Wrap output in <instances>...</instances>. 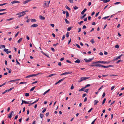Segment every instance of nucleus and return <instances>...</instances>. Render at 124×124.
Masks as SVG:
<instances>
[{
    "label": "nucleus",
    "instance_id": "1",
    "mask_svg": "<svg viewBox=\"0 0 124 124\" xmlns=\"http://www.w3.org/2000/svg\"><path fill=\"white\" fill-rule=\"evenodd\" d=\"M110 62H108L107 61H96L95 62H93L92 63V64H95L97 63H103L104 64H108Z\"/></svg>",
    "mask_w": 124,
    "mask_h": 124
},
{
    "label": "nucleus",
    "instance_id": "2",
    "mask_svg": "<svg viewBox=\"0 0 124 124\" xmlns=\"http://www.w3.org/2000/svg\"><path fill=\"white\" fill-rule=\"evenodd\" d=\"M89 77H82L80 79L78 80V82H80L83 80H86L89 78Z\"/></svg>",
    "mask_w": 124,
    "mask_h": 124
},
{
    "label": "nucleus",
    "instance_id": "3",
    "mask_svg": "<svg viewBox=\"0 0 124 124\" xmlns=\"http://www.w3.org/2000/svg\"><path fill=\"white\" fill-rule=\"evenodd\" d=\"M93 59V57L91 58H89L88 60L87 59L85 58L84 59V60L86 62H90Z\"/></svg>",
    "mask_w": 124,
    "mask_h": 124
},
{
    "label": "nucleus",
    "instance_id": "4",
    "mask_svg": "<svg viewBox=\"0 0 124 124\" xmlns=\"http://www.w3.org/2000/svg\"><path fill=\"white\" fill-rule=\"evenodd\" d=\"M72 73V72H65L64 73L60 75L61 76H62L63 75H68V74H70L71 73Z\"/></svg>",
    "mask_w": 124,
    "mask_h": 124
},
{
    "label": "nucleus",
    "instance_id": "5",
    "mask_svg": "<svg viewBox=\"0 0 124 124\" xmlns=\"http://www.w3.org/2000/svg\"><path fill=\"white\" fill-rule=\"evenodd\" d=\"M114 66L113 65H109L108 66H104L103 65L102 67L104 68H107L110 67H113Z\"/></svg>",
    "mask_w": 124,
    "mask_h": 124
},
{
    "label": "nucleus",
    "instance_id": "6",
    "mask_svg": "<svg viewBox=\"0 0 124 124\" xmlns=\"http://www.w3.org/2000/svg\"><path fill=\"white\" fill-rule=\"evenodd\" d=\"M66 78V77H65V78H62V79H60V80H59V81H58V82H56V83H55V85H57V84H58V83H60V82H61V81H63V80L64 79H65V78Z\"/></svg>",
    "mask_w": 124,
    "mask_h": 124
},
{
    "label": "nucleus",
    "instance_id": "7",
    "mask_svg": "<svg viewBox=\"0 0 124 124\" xmlns=\"http://www.w3.org/2000/svg\"><path fill=\"white\" fill-rule=\"evenodd\" d=\"M14 113L13 111H11L9 114L8 115V117L9 118H11L12 117V114Z\"/></svg>",
    "mask_w": 124,
    "mask_h": 124
},
{
    "label": "nucleus",
    "instance_id": "8",
    "mask_svg": "<svg viewBox=\"0 0 124 124\" xmlns=\"http://www.w3.org/2000/svg\"><path fill=\"white\" fill-rule=\"evenodd\" d=\"M94 67H102L103 65L98 64H94Z\"/></svg>",
    "mask_w": 124,
    "mask_h": 124
},
{
    "label": "nucleus",
    "instance_id": "9",
    "mask_svg": "<svg viewBox=\"0 0 124 124\" xmlns=\"http://www.w3.org/2000/svg\"><path fill=\"white\" fill-rule=\"evenodd\" d=\"M38 26V25L37 24H33L31 26V27H36Z\"/></svg>",
    "mask_w": 124,
    "mask_h": 124
},
{
    "label": "nucleus",
    "instance_id": "10",
    "mask_svg": "<svg viewBox=\"0 0 124 124\" xmlns=\"http://www.w3.org/2000/svg\"><path fill=\"white\" fill-rule=\"evenodd\" d=\"M32 0H25L23 2V3L24 4H25L26 3H28V2Z\"/></svg>",
    "mask_w": 124,
    "mask_h": 124
},
{
    "label": "nucleus",
    "instance_id": "11",
    "mask_svg": "<svg viewBox=\"0 0 124 124\" xmlns=\"http://www.w3.org/2000/svg\"><path fill=\"white\" fill-rule=\"evenodd\" d=\"M87 10V9L86 8H85L84 10L81 12V14L82 15H83L84 12L86 11Z\"/></svg>",
    "mask_w": 124,
    "mask_h": 124
},
{
    "label": "nucleus",
    "instance_id": "12",
    "mask_svg": "<svg viewBox=\"0 0 124 124\" xmlns=\"http://www.w3.org/2000/svg\"><path fill=\"white\" fill-rule=\"evenodd\" d=\"M39 17L41 20H44L45 19V17L42 16L41 15H40L39 16Z\"/></svg>",
    "mask_w": 124,
    "mask_h": 124
},
{
    "label": "nucleus",
    "instance_id": "13",
    "mask_svg": "<svg viewBox=\"0 0 124 124\" xmlns=\"http://www.w3.org/2000/svg\"><path fill=\"white\" fill-rule=\"evenodd\" d=\"M94 105H95L99 102V101L97 100H94Z\"/></svg>",
    "mask_w": 124,
    "mask_h": 124
},
{
    "label": "nucleus",
    "instance_id": "14",
    "mask_svg": "<svg viewBox=\"0 0 124 124\" xmlns=\"http://www.w3.org/2000/svg\"><path fill=\"white\" fill-rule=\"evenodd\" d=\"M74 62L75 63H79L80 62V60L79 59H77V60L75 61Z\"/></svg>",
    "mask_w": 124,
    "mask_h": 124
},
{
    "label": "nucleus",
    "instance_id": "15",
    "mask_svg": "<svg viewBox=\"0 0 124 124\" xmlns=\"http://www.w3.org/2000/svg\"><path fill=\"white\" fill-rule=\"evenodd\" d=\"M42 74L41 73H38L37 74H32V77H33V76H36L38 75H39L40 74Z\"/></svg>",
    "mask_w": 124,
    "mask_h": 124
},
{
    "label": "nucleus",
    "instance_id": "16",
    "mask_svg": "<svg viewBox=\"0 0 124 124\" xmlns=\"http://www.w3.org/2000/svg\"><path fill=\"white\" fill-rule=\"evenodd\" d=\"M24 14V13H23V11H22V12H19L17 14H16V15H22V14Z\"/></svg>",
    "mask_w": 124,
    "mask_h": 124
},
{
    "label": "nucleus",
    "instance_id": "17",
    "mask_svg": "<svg viewBox=\"0 0 124 124\" xmlns=\"http://www.w3.org/2000/svg\"><path fill=\"white\" fill-rule=\"evenodd\" d=\"M85 88V87L82 88H81V89H79V92H81V91H84Z\"/></svg>",
    "mask_w": 124,
    "mask_h": 124
},
{
    "label": "nucleus",
    "instance_id": "18",
    "mask_svg": "<svg viewBox=\"0 0 124 124\" xmlns=\"http://www.w3.org/2000/svg\"><path fill=\"white\" fill-rule=\"evenodd\" d=\"M14 19V18L12 17L11 18L9 19H7L6 20V21H10Z\"/></svg>",
    "mask_w": 124,
    "mask_h": 124
},
{
    "label": "nucleus",
    "instance_id": "19",
    "mask_svg": "<svg viewBox=\"0 0 124 124\" xmlns=\"http://www.w3.org/2000/svg\"><path fill=\"white\" fill-rule=\"evenodd\" d=\"M65 7L66 9L68 10L69 11H70L71 10L70 8H69L66 5L65 6Z\"/></svg>",
    "mask_w": 124,
    "mask_h": 124
},
{
    "label": "nucleus",
    "instance_id": "20",
    "mask_svg": "<svg viewBox=\"0 0 124 124\" xmlns=\"http://www.w3.org/2000/svg\"><path fill=\"white\" fill-rule=\"evenodd\" d=\"M56 75V74H51L49 76H48L47 77H50L51 76H53L54 75Z\"/></svg>",
    "mask_w": 124,
    "mask_h": 124
},
{
    "label": "nucleus",
    "instance_id": "21",
    "mask_svg": "<svg viewBox=\"0 0 124 124\" xmlns=\"http://www.w3.org/2000/svg\"><path fill=\"white\" fill-rule=\"evenodd\" d=\"M22 102H23V103L25 104H27V103H28V102H27V101H25L23 100H22Z\"/></svg>",
    "mask_w": 124,
    "mask_h": 124
},
{
    "label": "nucleus",
    "instance_id": "22",
    "mask_svg": "<svg viewBox=\"0 0 124 124\" xmlns=\"http://www.w3.org/2000/svg\"><path fill=\"white\" fill-rule=\"evenodd\" d=\"M69 16V14L68 11H66V17L67 18Z\"/></svg>",
    "mask_w": 124,
    "mask_h": 124
},
{
    "label": "nucleus",
    "instance_id": "23",
    "mask_svg": "<svg viewBox=\"0 0 124 124\" xmlns=\"http://www.w3.org/2000/svg\"><path fill=\"white\" fill-rule=\"evenodd\" d=\"M23 38H20L18 41L17 42L18 43H20L22 41Z\"/></svg>",
    "mask_w": 124,
    "mask_h": 124
},
{
    "label": "nucleus",
    "instance_id": "24",
    "mask_svg": "<svg viewBox=\"0 0 124 124\" xmlns=\"http://www.w3.org/2000/svg\"><path fill=\"white\" fill-rule=\"evenodd\" d=\"M35 86H34L30 90V91L31 92L33 91L34 89H35Z\"/></svg>",
    "mask_w": 124,
    "mask_h": 124
},
{
    "label": "nucleus",
    "instance_id": "25",
    "mask_svg": "<svg viewBox=\"0 0 124 124\" xmlns=\"http://www.w3.org/2000/svg\"><path fill=\"white\" fill-rule=\"evenodd\" d=\"M69 32H67V33L66 34V37H67V38H68L69 37Z\"/></svg>",
    "mask_w": 124,
    "mask_h": 124
},
{
    "label": "nucleus",
    "instance_id": "26",
    "mask_svg": "<svg viewBox=\"0 0 124 124\" xmlns=\"http://www.w3.org/2000/svg\"><path fill=\"white\" fill-rule=\"evenodd\" d=\"M109 17V16H105V17H103V18H102V19H107V18H108Z\"/></svg>",
    "mask_w": 124,
    "mask_h": 124
},
{
    "label": "nucleus",
    "instance_id": "27",
    "mask_svg": "<svg viewBox=\"0 0 124 124\" xmlns=\"http://www.w3.org/2000/svg\"><path fill=\"white\" fill-rule=\"evenodd\" d=\"M72 27H69L67 29V31H70Z\"/></svg>",
    "mask_w": 124,
    "mask_h": 124
},
{
    "label": "nucleus",
    "instance_id": "28",
    "mask_svg": "<svg viewBox=\"0 0 124 124\" xmlns=\"http://www.w3.org/2000/svg\"><path fill=\"white\" fill-rule=\"evenodd\" d=\"M110 0H105L103 1L104 3H107L110 1Z\"/></svg>",
    "mask_w": 124,
    "mask_h": 124
},
{
    "label": "nucleus",
    "instance_id": "29",
    "mask_svg": "<svg viewBox=\"0 0 124 124\" xmlns=\"http://www.w3.org/2000/svg\"><path fill=\"white\" fill-rule=\"evenodd\" d=\"M64 20L66 22V23H67V24H68L69 23V22L68 21V20H67V19H66V18Z\"/></svg>",
    "mask_w": 124,
    "mask_h": 124
},
{
    "label": "nucleus",
    "instance_id": "30",
    "mask_svg": "<svg viewBox=\"0 0 124 124\" xmlns=\"http://www.w3.org/2000/svg\"><path fill=\"white\" fill-rule=\"evenodd\" d=\"M123 61L121 60H118V61L116 62V63H117L120 62H122Z\"/></svg>",
    "mask_w": 124,
    "mask_h": 124
},
{
    "label": "nucleus",
    "instance_id": "31",
    "mask_svg": "<svg viewBox=\"0 0 124 124\" xmlns=\"http://www.w3.org/2000/svg\"><path fill=\"white\" fill-rule=\"evenodd\" d=\"M32 77V75H30L27 76L26 77V78H30L31 77Z\"/></svg>",
    "mask_w": 124,
    "mask_h": 124
},
{
    "label": "nucleus",
    "instance_id": "32",
    "mask_svg": "<svg viewBox=\"0 0 124 124\" xmlns=\"http://www.w3.org/2000/svg\"><path fill=\"white\" fill-rule=\"evenodd\" d=\"M31 21L32 22H35L36 21V19H31Z\"/></svg>",
    "mask_w": 124,
    "mask_h": 124
},
{
    "label": "nucleus",
    "instance_id": "33",
    "mask_svg": "<svg viewBox=\"0 0 124 124\" xmlns=\"http://www.w3.org/2000/svg\"><path fill=\"white\" fill-rule=\"evenodd\" d=\"M25 14V13H24V14L22 15H19V16H18V18H20L22 16H23Z\"/></svg>",
    "mask_w": 124,
    "mask_h": 124
},
{
    "label": "nucleus",
    "instance_id": "34",
    "mask_svg": "<svg viewBox=\"0 0 124 124\" xmlns=\"http://www.w3.org/2000/svg\"><path fill=\"white\" fill-rule=\"evenodd\" d=\"M106 98H104V99L103 100L102 102V105L103 104H104V103H105V102L106 101Z\"/></svg>",
    "mask_w": 124,
    "mask_h": 124
},
{
    "label": "nucleus",
    "instance_id": "35",
    "mask_svg": "<svg viewBox=\"0 0 124 124\" xmlns=\"http://www.w3.org/2000/svg\"><path fill=\"white\" fill-rule=\"evenodd\" d=\"M8 92V90H6L5 91H4V92H3L2 93V94H4L6 93V92Z\"/></svg>",
    "mask_w": 124,
    "mask_h": 124
},
{
    "label": "nucleus",
    "instance_id": "36",
    "mask_svg": "<svg viewBox=\"0 0 124 124\" xmlns=\"http://www.w3.org/2000/svg\"><path fill=\"white\" fill-rule=\"evenodd\" d=\"M45 3L44 4V5H43V7L44 8H46V1H45Z\"/></svg>",
    "mask_w": 124,
    "mask_h": 124
},
{
    "label": "nucleus",
    "instance_id": "37",
    "mask_svg": "<svg viewBox=\"0 0 124 124\" xmlns=\"http://www.w3.org/2000/svg\"><path fill=\"white\" fill-rule=\"evenodd\" d=\"M90 85H91L90 84H87L85 86V88H86L87 87H88L90 86Z\"/></svg>",
    "mask_w": 124,
    "mask_h": 124
},
{
    "label": "nucleus",
    "instance_id": "38",
    "mask_svg": "<svg viewBox=\"0 0 124 124\" xmlns=\"http://www.w3.org/2000/svg\"><path fill=\"white\" fill-rule=\"evenodd\" d=\"M8 49H6V48H4V51H5V52L7 53V51L8 50Z\"/></svg>",
    "mask_w": 124,
    "mask_h": 124
},
{
    "label": "nucleus",
    "instance_id": "39",
    "mask_svg": "<svg viewBox=\"0 0 124 124\" xmlns=\"http://www.w3.org/2000/svg\"><path fill=\"white\" fill-rule=\"evenodd\" d=\"M15 82V80H12L9 81L8 82V83H9L11 82Z\"/></svg>",
    "mask_w": 124,
    "mask_h": 124
},
{
    "label": "nucleus",
    "instance_id": "40",
    "mask_svg": "<svg viewBox=\"0 0 124 124\" xmlns=\"http://www.w3.org/2000/svg\"><path fill=\"white\" fill-rule=\"evenodd\" d=\"M83 23V21H81L80 22H78V23L80 25H81V24Z\"/></svg>",
    "mask_w": 124,
    "mask_h": 124
},
{
    "label": "nucleus",
    "instance_id": "41",
    "mask_svg": "<svg viewBox=\"0 0 124 124\" xmlns=\"http://www.w3.org/2000/svg\"><path fill=\"white\" fill-rule=\"evenodd\" d=\"M86 16V14H85L83 16L80 18L81 19H83Z\"/></svg>",
    "mask_w": 124,
    "mask_h": 124
},
{
    "label": "nucleus",
    "instance_id": "42",
    "mask_svg": "<svg viewBox=\"0 0 124 124\" xmlns=\"http://www.w3.org/2000/svg\"><path fill=\"white\" fill-rule=\"evenodd\" d=\"M90 42L92 43L93 44L94 43V40L93 39H92L90 41Z\"/></svg>",
    "mask_w": 124,
    "mask_h": 124
},
{
    "label": "nucleus",
    "instance_id": "43",
    "mask_svg": "<svg viewBox=\"0 0 124 124\" xmlns=\"http://www.w3.org/2000/svg\"><path fill=\"white\" fill-rule=\"evenodd\" d=\"M29 95V93H26L25 94V96H28Z\"/></svg>",
    "mask_w": 124,
    "mask_h": 124
},
{
    "label": "nucleus",
    "instance_id": "44",
    "mask_svg": "<svg viewBox=\"0 0 124 124\" xmlns=\"http://www.w3.org/2000/svg\"><path fill=\"white\" fill-rule=\"evenodd\" d=\"M76 45L78 48H81L79 46V45H78V44H76Z\"/></svg>",
    "mask_w": 124,
    "mask_h": 124
},
{
    "label": "nucleus",
    "instance_id": "45",
    "mask_svg": "<svg viewBox=\"0 0 124 124\" xmlns=\"http://www.w3.org/2000/svg\"><path fill=\"white\" fill-rule=\"evenodd\" d=\"M14 87H12V88H10L9 89H8V92H9V91H11L12 89H14Z\"/></svg>",
    "mask_w": 124,
    "mask_h": 124
},
{
    "label": "nucleus",
    "instance_id": "46",
    "mask_svg": "<svg viewBox=\"0 0 124 124\" xmlns=\"http://www.w3.org/2000/svg\"><path fill=\"white\" fill-rule=\"evenodd\" d=\"M115 47L116 48H119V46L118 45H116L115 46Z\"/></svg>",
    "mask_w": 124,
    "mask_h": 124
},
{
    "label": "nucleus",
    "instance_id": "47",
    "mask_svg": "<svg viewBox=\"0 0 124 124\" xmlns=\"http://www.w3.org/2000/svg\"><path fill=\"white\" fill-rule=\"evenodd\" d=\"M68 0L70 2V3H73V0Z\"/></svg>",
    "mask_w": 124,
    "mask_h": 124
},
{
    "label": "nucleus",
    "instance_id": "48",
    "mask_svg": "<svg viewBox=\"0 0 124 124\" xmlns=\"http://www.w3.org/2000/svg\"><path fill=\"white\" fill-rule=\"evenodd\" d=\"M96 119L97 118H96L95 119H94L92 123L91 124H94L95 122V121L96 120Z\"/></svg>",
    "mask_w": 124,
    "mask_h": 124
},
{
    "label": "nucleus",
    "instance_id": "49",
    "mask_svg": "<svg viewBox=\"0 0 124 124\" xmlns=\"http://www.w3.org/2000/svg\"><path fill=\"white\" fill-rule=\"evenodd\" d=\"M19 31H18L17 32L16 34V35H15V37H16L17 36V35H18V34L19 33Z\"/></svg>",
    "mask_w": 124,
    "mask_h": 124
},
{
    "label": "nucleus",
    "instance_id": "50",
    "mask_svg": "<svg viewBox=\"0 0 124 124\" xmlns=\"http://www.w3.org/2000/svg\"><path fill=\"white\" fill-rule=\"evenodd\" d=\"M27 83L25 82H21L19 83L20 84H26Z\"/></svg>",
    "mask_w": 124,
    "mask_h": 124
},
{
    "label": "nucleus",
    "instance_id": "51",
    "mask_svg": "<svg viewBox=\"0 0 124 124\" xmlns=\"http://www.w3.org/2000/svg\"><path fill=\"white\" fill-rule=\"evenodd\" d=\"M46 108H45L42 111V112L43 113H44L46 110Z\"/></svg>",
    "mask_w": 124,
    "mask_h": 124
},
{
    "label": "nucleus",
    "instance_id": "52",
    "mask_svg": "<svg viewBox=\"0 0 124 124\" xmlns=\"http://www.w3.org/2000/svg\"><path fill=\"white\" fill-rule=\"evenodd\" d=\"M78 8L76 6H75L73 7L74 9L75 10H76L78 9Z\"/></svg>",
    "mask_w": 124,
    "mask_h": 124
},
{
    "label": "nucleus",
    "instance_id": "53",
    "mask_svg": "<svg viewBox=\"0 0 124 124\" xmlns=\"http://www.w3.org/2000/svg\"><path fill=\"white\" fill-rule=\"evenodd\" d=\"M89 90V89H85V92L87 93L88 91Z\"/></svg>",
    "mask_w": 124,
    "mask_h": 124
},
{
    "label": "nucleus",
    "instance_id": "54",
    "mask_svg": "<svg viewBox=\"0 0 124 124\" xmlns=\"http://www.w3.org/2000/svg\"><path fill=\"white\" fill-rule=\"evenodd\" d=\"M105 95V92H104L103 93V95H102V97L103 98Z\"/></svg>",
    "mask_w": 124,
    "mask_h": 124
},
{
    "label": "nucleus",
    "instance_id": "55",
    "mask_svg": "<svg viewBox=\"0 0 124 124\" xmlns=\"http://www.w3.org/2000/svg\"><path fill=\"white\" fill-rule=\"evenodd\" d=\"M117 76V75H110V77H112V76Z\"/></svg>",
    "mask_w": 124,
    "mask_h": 124
},
{
    "label": "nucleus",
    "instance_id": "56",
    "mask_svg": "<svg viewBox=\"0 0 124 124\" xmlns=\"http://www.w3.org/2000/svg\"><path fill=\"white\" fill-rule=\"evenodd\" d=\"M40 116L41 118H42L43 117V114H40Z\"/></svg>",
    "mask_w": 124,
    "mask_h": 124
},
{
    "label": "nucleus",
    "instance_id": "57",
    "mask_svg": "<svg viewBox=\"0 0 124 124\" xmlns=\"http://www.w3.org/2000/svg\"><path fill=\"white\" fill-rule=\"evenodd\" d=\"M87 95L85 93H84L83 95L82 96V97H85Z\"/></svg>",
    "mask_w": 124,
    "mask_h": 124
},
{
    "label": "nucleus",
    "instance_id": "58",
    "mask_svg": "<svg viewBox=\"0 0 124 124\" xmlns=\"http://www.w3.org/2000/svg\"><path fill=\"white\" fill-rule=\"evenodd\" d=\"M93 108H91L88 111V113H89L93 109Z\"/></svg>",
    "mask_w": 124,
    "mask_h": 124
},
{
    "label": "nucleus",
    "instance_id": "59",
    "mask_svg": "<svg viewBox=\"0 0 124 124\" xmlns=\"http://www.w3.org/2000/svg\"><path fill=\"white\" fill-rule=\"evenodd\" d=\"M26 38L28 40H29L30 39V38L28 37V35L26 36Z\"/></svg>",
    "mask_w": 124,
    "mask_h": 124
},
{
    "label": "nucleus",
    "instance_id": "60",
    "mask_svg": "<svg viewBox=\"0 0 124 124\" xmlns=\"http://www.w3.org/2000/svg\"><path fill=\"white\" fill-rule=\"evenodd\" d=\"M74 87L73 86V85H72L71 86L70 89L71 90L73 89L74 88Z\"/></svg>",
    "mask_w": 124,
    "mask_h": 124
},
{
    "label": "nucleus",
    "instance_id": "61",
    "mask_svg": "<svg viewBox=\"0 0 124 124\" xmlns=\"http://www.w3.org/2000/svg\"><path fill=\"white\" fill-rule=\"evenodd\" d=\"M66 62H67L70 63H71V62L69 61V60H66Z\"/></svg>",
    "mask_w": 124,
    "mask_h": 124
},
{
    "label": "nucleus",
    "instance_id": "62",
    "mask_svg": "<svg viewBox=\"0 0 124 124\" xmlns=\"http://www.w3.org/2000/svg\"><path fill=\"white\" fill-rule=\"evenodd\" d=\"M86 26L84 25L83 26V29H86Z\"/></svg>",
    "mask_w": 124,
    "mask_h": 124
},
{
    "label": "nucleus",
    "instance_id": "63",
    "mask_svg": "<svg viewBox=\"0 0 124 124\" xmlns=\"http://www.w3.org/2000/svg\"><path fill=\"white\" fill-rule=\"evenodd\" d=\"M81 31V28H78V32H80V31Z\"/></svg>",
    "mask_w": 124,
    "mask_h": 124
},
{
    "label": "nucleus",
    "instance_id": "64",
    "mask_svg": "<svg viewBox=\"0 0 124 124\" xmlns=\"http://www.w3.org/2000/svg\"><path fill=\"white\" fill-rule=\"evenodd\" d=\"M58 65L60 66H61L62 65V63L61 62H59L58 63Z\"/></svg>",
    "mask_w": 124,
    "mask_h": 124
}]
</instances>
